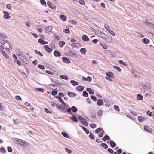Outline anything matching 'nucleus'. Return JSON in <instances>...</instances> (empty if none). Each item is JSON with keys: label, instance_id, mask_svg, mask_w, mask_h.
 <instances>
[{"label": "nucleus", "instance_id": "f257e3e1", "mask_svg": "<svg viewBox=\"0 0 154 154\" xmlns=\"http://www.w3.org/2000/svg\"><path fill=\"white\" fill-rule=\"evenodd\" d=\"M143 88L144 90H149L151 89V84L149 83L144 82L143 84Z\"/></svg>", "mask_w": 154, "mask_h": 154}, {"label": "nucleus", "instance_id": "f03ea898", "mask_svg": "<svg viewBox=\"0 0 154 154\" xmlns=\"http://www.w3.org/2000/svg\"><path fill=\"white\" fill-rule=\"evenodd\" d=\"M20 146H23L26 148L29 147L30 146V144L24 140H22L20 144Z\"/></svg>", "mask_w": 154, "mask_h": 154}, {"label": "nucleus", "instance_id": "7ed1b4c3", "mask_svg": "<svg viewBox=\"0 0 154 154\" xmlns=\"http://www.w3.org/2000/svg\"><path fill=\"white\" fill-rule=\"evenodd\" d=\"M1 45H0V51L1 53L2 52V51H5V46L4 45V44L6 43V41H1L0 42Z\"/></svg>", "mask_w": 154, "mask_h": 154}, {"label": "nucleus", "instance_id": "20e7f679", "mask_svg": "<svg viewBox=\"0 0 154 154\" xmlns=\"http://www.w3.org/2000/svg\"><path fill=\"white\" fill-rule=\"evenodd\" d=\"M79 119L82 123L84 125L87 126L88 125V123L87 122L85 119H84L83 117L81 116H79Z\"/></svg>", "mask_w": 154, "mask_h": 154}, {"label": "nucleus", "instance_id": "39448f33", "mask_svg": "<svg viewBox=\"0 0 154 154\" xmlns=\"http://www.w3.org/2000/svg\"><path fill=\"white\" fill-rule=\"evenodd\" d=\"M131 74L133 76L136 78H138L140 76V73L137 71H135L134 70H131Z\"/></svg>", "mask_w": 154, "mask_h": 154}, {"label": "nucleus", "instance_id": "423d86ee", "mask_svg": "<svg viewBox=\"0 0 154 154\" xmlns=\"http://www.w3.org/2000/svg\"><path fill=\"white\" fill-rule=\"evenodd\" d=\"M3 13L4 14L3 17L5 19H9L11 17V16L8 12L4 11H3Z\"/></svg>", "mask_w": 154, "mask_h": 154}, {"label": "nucleus", "instance_id": "0eeeda50", "mask_svg": "<svg viewBox=\"0 0 154 154\" xmlns=\"http://www.w3.org/2000/svg\"><path fill=\"white\" fill-rule=\"evenodd\" d=\"M47 4L49 7L51 9L55 10L56 9V7L51 2L48 1L47 2Z\"/></svg>", "mask_w": 154, "mask_h": 154}, {"label": "nucleus", "instance_id": "6e6552de", "mask_svg": "<svg viewBox=\"0 0 154 154\" xmlns=\"http://www.w3.org/2000/svg\"><path fill=\"white\" fill-rule=\"evenodd\" d=\"M22 140L17 138H14L13 140L14 142L16 144L20 145Z\"/></svg>", "mask_w": 154, "mask_h": 154}, {"label": "nucleus", "instance_id": "1a4fd4ad", "mask_svg": "<svg viewBox=\"0 0 154 154\" xmlns=\"http://www.w3.org/2000/svg\"><path fill=\"white\" fill-rule=\"evenodd\" d=\"M45 51L49 53H51L52 51V49L48 47V45H45L44 46Z\"/></svg>", "mask_w": 154, "mask_h": 154}, {"label": "nucleus", "instance_id": "9d476101", "mask_svg": "<svg viewBox=\"0 0 154 154\" xmlns=\"http://www.w3.org/2000/svg\"><path fill=\"white\" fill-rule=\"evenodd\" d=\"M53 29V27L51 26H49L46 28L45 31L46 33H48L50 32Z\"/></svg>", "mask_w": 154, "mask_h": 154}, {"label": "nucleus", "instance_id": "9b49d317", "mask_svg": "<svg viewBox=\"0 0 154 154\" xmlns=\"http://www.w3.org/2000/svg\"><path fill=\"white\" fill-rule=\"evenodd\" d=\"M94 31L95 33L97 35H102L104 36L106 35L105 34L103 33L101 31L99 30L95 29Z\"/></svg>", "mask_w": 154, "mask_h": 154}, {"label": "nucleus", "instance_id": "f8f14e48", "mask_svg": "<svg viewBox=\"0 0 154 154\" xmlns=\"http://www.w3.org/2000/svg\"><path fill=\"white\" fill-rule=\"evenodd\" d=\"M60 19L63 21H66V17L64 15H60L59 16Z\"/></svg>", "mask_w": 154, "mask_h": 154}, {"label": "nucleus", "instance_id": "ddd939ff", "mask_svg": "<svg viewBox=\"0 0 154 154\" xmlns=\"http://www.w3.org/2000/svg\"><path fill=\"white\" fill-rule=\"evenodd\" d=\"M82 40L84 42L88 41L89 40V38L86 35H84L82 37Z\"/></svg>", "mask_w": 154, "mask_h": 154}, {"label": "nucleus", "instance_id": "4468645a", "mask_svg": "<svg viewBox=\"0 0 154 154\" xmlns=\"http://www.w3.org/2000/svg\"><path fill=\"white\" fill-rule=\"evenodd\" d=\"M6 41V43L4 44V45L5 47H9L11 49H12V45L7 41Z\"/></svg>", "mask_w": 154, "mask_h": 154}, {"label": "nucleus", "instance_id": "2eb2a0df", "mask_svg": "<svg viewBox=\"0 0 154 154\" xmlns=\"http://www.w3.org/2000/svg\"><path fill=\"white\" fill-rule=\"evenodd\" d=\"M54 56L56 57H60L61 55L60 53L58 52L57 50H55L54 51Z\"/></svg>", "mask_w": 154, "mask_h": 154}, {"label": "nucleus", "instance_id": "dca6fc26", "mask_svg": "<svg viewBox=\"0 0 154 154\" xmlns=\"http://www.w3.org/2000/svg\"><path fill=\"white\" fill-rule=\"evenodd\" d=\"M38 42L42 44H46L48 43V42L44 41L41 39H39L38 40Z\"/></svg>", "mask_w": 154, "mask_h": 154}, {"label": "nucleus", "instance_id": "f3484780", "mask_svg": "<svg viewBox=\"0 0 154 154\" xmlns=\"http://www.w3.org/2000/svg\"><path fill=\"white\" fill-rule=\"evenodd\" d=\"M97 105L99 106H100L102 105L103 104V101L101 99H98L97 101Z\"/></svg>", "mask_w": 154, "mask_h": 154}, {"label": "nucleus", "instance_id": "a211bd4d", "mask_svg": "<svg viewBox=\"0 0 154 154\" xmlns=\"http://www.w3.org/2000/svg\"><path fill=\"white\" fill-rule=\"evenodd\" d=\"M86 90L89 92L90 94H93L94 93V91L90 88H87L86 89Z\"/></svg>", "mask_w": 154, "mask_h": 154}, {"label": "nucleus", "instance_id": "6ab92c4d", "mask_svg": "<svg viewBox=\"0 0 154 154\" xmlns=\"http://www.w3.org/2000/svg\"><path fill=\"white\" fill-rule=\"evenodd\" d=\"M62 60L63 61L66 63H70V61L67 58L63 57L62 58Z\"/></svg>", "mask_w": 154, "mask_h": 154}, {"label": "nucleus", "instance_id": "aec40b11", "mask_svg": "<svg viewBox=\"0 0 154 154\" xmlns=\"http://www.w3.org/2000/svg\"><path fill=\"white\" fill-rule=\"evenodd\" d=\"M84 87L82 86H78L76 87V90L79 91H81L84 89Z\"/></svg>", "mask_w": 154, "mask_h": 154}, {"label": "nucleus", "instance_id": "412c9836", "mask_svg": "<svg viewBox=\"0 0 154 154\" xmlns=\"http://www.w3.org/2000/svg\"><path fill=\"white\" fill-rule=\"evenodd\" d=\"M142 42L146 44H148L149 42V41L148 39L146 38L143 39L142 40Z\"/></svg>", "mask_w": 154, "mask_h": 154}, {"label": "nucleus", "instance_id": "4be33fe9", "mask_svg": "<svg viewBox=\"0 0 154 154\" xmlns=\"http://www.w3.org/2000/svg\"><path fill=\"white\" fill-rule=\"evenodd\" d=\"M137 99L138 100H141L143 99V97L141 94H139L137 97Z\"/></svg>", "mask_w": 154, "mask_h": 154}, {"label": "nucleus", "instance_id": "5701e85b", "mask_svg": "<svg viewBox=\"0 0 154 154\" xmlns=\"http://www.w3.org/2000/svg\"><path fill=\"white\" fill-rule=\"evenodd\" d=\"M144 129L146 131H147L149 132H151L152 131L151 129L147 126L146 127L145 126H144Z\"/></svg>", "mask_w": 154, "mask_h": 154}, {"label": "nucleus", "instance_id": "b1692460", "mask_svg": "<svg viewBox=\"0 0 154 154\" xmlns=\"http://www.w3.org/2000/svg\"><path fill=\"white\" fill-rule=\"evenodd\" d=\"M59 77L61 79L67 80L68 79V77L66 75H60Z\"/></svg>", "mask_w": 154, "mask_h": 154}, {"label": "nucleus", "instance_id": "393cba45", "mask_svg": "<svg viewBox=\"0 0 154 154\" xmlns=\"http://www.w3.org/2000/svg\"><path fill=\"white\" fill-rule=\"evenodd\" d=\"M110 139V137L107 135H106L104 136L102 138V140L104 141L107 140H109Z\"/></svg>", "mask_w": 154, "mask_h": 154}, {"label": "nucleus", "instance_id": "a878e982", "mask_svg": "<svg viewBox=\"0 0 154 154\" xmlns=\"http://www.w3.org/2000/svg\"><path fill=\"white\" fill-rule=\"evenodd\" d=\"M7 59H8L9 58V56L5 53V51H2L1 53Z\"/></svg>", "mask_w": 154, "mask_h": 154}, {"label": "nucleus", "instance_id": "bb28decb", "mask_svg": "<svg viewBox=\"0 0 154 154\" xmlns=\"http://www.w3.org/2000/svg\"><path fill=\"white\" fill-rule=\"evenodd\" d=\"M106 75L108 77L112 78L114 76V74L112 72H107L106 73Z\"/></svg>", "mask_w": 154, "mask_h": 154}, {"label": "nucleus", "instance_id": "cd10ccee", "mask_svg": "<svg viewBox=\"0 0 154 154\" xmlns=\"http://www.w3.org/2000/svg\"><path fill=\"white\" fill-rule=\"evenodd\" d=\"M80 51L82 54H85L86 52V50L85 48H81Z\"/></svg>", "mask_w": 154, "mask_h": 154}, {"label": "nucleus", "instance_id": "c85d7f7f", "mask_svg": "<svg viewBox=\"0 0 154 154\" xmlns=\"http://www.w3.org/2000/svg\"><path fill=\"white\" fill-rule=\"evenodd\" d=\"M73 121L75 122H77L78 120L75 116H72L70 118Z\"/></svg>", "mask_w": 154, "mask_h": 154}, {"label": "nucleus", "instance_id": "c756f323", "mask_svg": "<svg viewBox=\"0 0 154 154\" xmlns=\"http://www.w3.org/2000/svg\"><path fill=\"white\" fill-rule=\"evenodd\" d=\"M40 3L44 5L45 7H46L47 6L46 3L45 1L44 0H40Z\"/></svg>", "mask_w": 154, "mask_h": 154}, {"label": "nucleus", "instance_id": "7c9ffc66", "mask_svg": "<svg viewBox=\"0 0 154 154\" xmlns=\"http://www.w3.org/2000/svg\"><path fill=\"white\" fill-rule=\"evenodd\" d=\"M70 83L73 86H75L78 84L76 81L73 80H72L70 81Z\"/></svg>", "mask_w": 154, "mask_h": 154}, {"label": "nucleus", "instance_id": "2f4dec72", "mask_svg": "<svg viewBox=\"0 0 154 154\" xmlns=\"http://www.w3.org/2000/svg\"><path fill=\"white\" fill-rule=\"evenodd\" d=\"M61 134L62 135H63L64 137L66 138H69V136L68 134L66 133L65 132H62L61 133Z\"/></svg>", "mask_w": 154, "mask_h": 154}, {"label": "nucleus", "instance_id": "473e14b6", "mask_svg": "<svg viewBox=\"0 0 154 154\" xmlns=\"http://www.w3.org/2000/svg\"><path fill=\"white\" fill-rule=\"evenodd\" d=\"M68 95L70 97H73L75 96V94L73 92H69L68 93Z\"/></svg>", "mask_w": 154, "mask_h": 154}, {"label": "nucleus", "instance_id": "72a5a7b5", "mask_svg": "<svg viewBox=\"0 0 154 154\" xmlns=\"http://www.w3.org/2000/svg\"><path fill=\"white\" fill-rule=\"evenodd\" d=\"M71 108V110L73 112H75L77 111V109L74 106H72Z\"/></svg>", "mask_w": 154, "mask_h": 154}, {"label": "nucleus", "instance_id": "f704fd0d", "mask_svg": "<svg viewBox=\"0 0 154 154\" xmlns=\"http://www.w3.org/2000/svg\"><path fill=\"white\" fill-rule=\"evenodd\" d=\"M100 44L104 49H107L108 48L107 46L104 44L100 43Z\"/></svg>", "mask_w": 154, "mask_h": 154}, {"label": "nucleus", "instance_id": "c9c22d12", "mask_svg": "<svg viewBox=\"0 0 154 154\" xmlns=\"http://www.w3.org/2000/svg\"><path fill=\"white\" fill-rule=\"evenodd\" d=\"M0 152H2L3 153H5L6 152L5 148L3 147H1L0 148Z\"/></svg>", "mask_w": 154, "mask_h": 154}, {"label": "nucleus", "instance_id": "e433bc0d", "mask_svg": "<svg viewBox=\"0 0 154 154\" xmlns=\"http://www.w3.org/2000/svg\"><path fill=\"white\" fill-rule=\"evenodd\" d=\"M110 146L112 147H114L116 146V144L113 141H110Z\"/></svg>", "mask_w": 154, "mask_h": 154}, {"label": "nucleus", "instance_id": "4c0bfd02", "mask_svg": "<svg viewBox=\"0 0 154 154\" xmlns=\"http://www.w3.org/2000/svg\"><path fill=\"white\" fill-rule=\"evenodd\" d=\"M65 44V42L64 41H60L59 42V45L60 47H63Z\"/></svg>", "mask_w": 154, "mask_h": 154}, {"label": "nucleus", "instance_id": "58836bf2", "mask_svg": "<svg viewBox=\"0 0 154 154\" xmlns=\"http://www.w3.org/2000/svg\"><path fill=\"white\" fill-rule=\"evenodd\" d=\"M138 119L139 121L142 122L143 121L144 119V118L142 116H138Z\"/></svg>", "mask_w": 154, "mask_h": 154}, {"label": "nucleus", "instance_id": "ea45409f", "mask_svg": "<svg viewBox=\"0 0 154 154\" xmlns=\"http://www.w3.org/2000/svg\"><path fill=\"white\" fill-rule=\"evenodd\" d=\"M104 52L108 56H109L110 54H111V52L108 50H106L104 51Z\"/></svg>", "mask_w": 154, "mask_h": 154}, {"label": "nucleus", "instance_id": "a19ab883", "mask_svg": "<svg viewBox=\"0 0 154 154\" xmlns=\"http://www.w3.org/2000/svg\"><path fill=\"white\" fill-rule=\"evenodd\" d=\"M35 90L37 91H39L40 92H43L44 91V90L42 88H37L35 89Z\"/></svg>", "mask_w": 154, "mask_h": 154}, {"label": "nucleus", "instance_id": "79ce46f5", "mask_svg": "<svg viewBox=\"0 0 154 154\" xmlns=\"http://www.w3.org/2000/svg\"><path fill=\"white\" fill-rule=\"evenodd\" d=\"M104 27L106 29V31H107L108 32H109L110 30L109 27L107 25L105 24L104 25Z\"/></svg>", "mask_w": 154, "mask_h": 154}, {"label": "nucleus", "instance_id": "37998d69", "mask_svg": "<svg viewBox=\"0 0 154 154\" xmlns=\"http://www.w3.org/2000/svg\"><path fill=\"white\" fill-rule=\"evenodd\" d=\"M81 128L83 129V130L85 131V132L88 134L89 132V131L86 128L83 126H81Z\"/></svg>", "mask_w": 154, "mask_h": 154}, {"label": "nucleus", "instance_id": "c03bdc74", "mask_svg": "<svg viewBox=\"0 0 154 154\" xmlns=\"http://www.w3.org/2000/svg\"><path fill=\"white\" fill-rule=\"evenodd\" d=\"M12 6V5L9 4H7L6 5L7 8L10 10H12V9H11Z\"/></svg>", "mask_w": 154, "mask_h": 154}, {"label": "nucleus", "instance_id": "a18cd8bd", "mask_svg": "<svg viewBox=\"0 0 154 154\" xmlns=\"http://www.w3.org/2000/svg\"><path fill=\"white\" fill-rule=\"evenodd\" d=\"M35 52L36 54H37L38 55H39L41 57L43 56V54H42V53H41L39 51H38L36 50H35Z\"/></svg>", "mask_w": 154, "mask_h": 154}, {"label": "nucleus", "instance_id": "49530a36", "mask_svg": "<svg viewBox=\"0 0 154 154\" xmlns=\"http://www.w3.org/2000/svg\"><path fill=\"white\" fill-rule=\"evenodd\" d=\"M76 2H79V3L81 4L84 5L85 4V3L83 0H78V1H76Z\"/></svg>", "mask_w": 154, "mask_h": 154}, {"label": "nucleus", "instance_id": "de8ad7c7", "mask_svg": "<svg viewBox=\"0 0 154 154\" xmlns=\"http://www.w3.org/2000/svg\"><path fill=\"white\" fill-rule=\"evenodd\" d=\"M53 37L54 38L57 40H58L59 39V36L56 35L55 33H54L53 35Z\"/></svg>", "mask_w": 154, "mask_h": 154}, {"label": "nucleus", "instance_id": "09e8293b", "mask_svg": "<svg viewBox=\"0 0 154 154\" xmlns=\"http://www.w3.org/2000/svg\"><path fill=\"white\" fill-rule=\"evenodd\" d=\"M78 44L77 43H72L71 45L72 47L75 48L78 47Z\"/></svg>", "mask_w": 154, "mask_h": 154}, {"label": "nucleus", "instance_id": "8fccbe9b", "mask_svg": "<svg viewBox=\"0 0 154 154\" xmlns=\"http://www.w3.org/2000/svg\"><path fill=\"white\" fill-rule=\"evenodd\" d=\"M100 145L102 147L104 148L105 149H107L108 147L107 145L104 143L101 144Z\"/></svg>", "mask_w": 154, "mask_h": 154}, {"label": "nucleus", "instance_id": "3c124183", "mask_svg": "<svg viewBox=\"0 0 154 154\" xmlns=\"http://www.w3.org/2000/svg\"><path fill=\"white\" fill-rule=\"evenodd\" d=\"M103 130L101 128H98L96 129L95 130V132L96 133H98L99 132H100L101 131H103Z\"/></svg>", "mask_w": 154, "mask_h": 154}, {"label": "nucleus", "instance_id": "603ef678", "mask_svg": "<svg viewBox=\"0 0 154 154\" xmlns=\"http://www.w3.org/2000/svg\"><path fill=\"white\" fill-rule=\"evenodd\" d=\"M83 96L85 97H87L88 96V94L86 91H84L83 92Z\"/></svg>", "mask_w": 154, "mask_h": 154}, {"label": "nucleus", "instance_id": "864d4df0", "mask_svg": "<svg viewBox=\"0 0 154 154\" xmlns=\"http://www.w3.org/2000/svg\"><path fill=\"white\" fill-rule=\"evenodd\" d=\"M146 114L147 115L149 116H152L153 115V113L149 111H148L147 112Z\"/></svg>", "mask_w": 154, "mask_h": 154}, {"label": "nucleus", "instance_id": "5fc2aeb1", "mask_svg": "<svg viewBox=\"0 0 154 154\" xmlns=\"http://www.w3.org/2000/svg\"><path fill=\"white\" fill-rule=\"evenodd\" d=\"M65 150L69 154H71L72 152V151L70 150H69L67 148H65Z\"/></svg>", "mask_w": 154, "mask_h": 154}, {"label": "nucleus", "instance_id": "6e6d98bb", "mask_svg": "<svg viewBox=\"0 0 154 154\" xmlns=\"http://www.w3.org/2000/svg\"><path fill=\"white\" fill-rule=\"evenodd\" d=\"M113 67L119 72H120L121 71V69L119 67L114 66Z\"/></svg>", "mask_w": 154, "mask_h": 154}, {"label": "nucleus", "instance_id": "4d7b16f0", "mask_svg": "<svg viewBox=\"0 0 154 154\" xmlns=\"http://www.w3.org/2000/svg\"><path fill=\"white\" fill-rule=\"evenodd\" d=\"M26 24L28 27H29L30 26L31 23L29 21H27L26 22Z\"/></svg>", "mask_w": 154, "mask_h": 154}, {"label": "nucleus", "instance_id": "13d9d810", "mask_svg": "<svg viewBox=\"0 0 154 154\" xmlns=\"http://www.w3.org/2000/svg\"><path fill=\"white\" fill-rule=\"evenodd\" d=\"M118 62L119 63H120V64H122V65H125V63H124V62H123V61L122 60H119L118 61Z\"/></svg>", "mask_w": 154, "mask_h": 154}, {"label": "nucleus", "instance_id": "bf43d9fd", "mask_svg": "<svg viewBox=\"0 0 154 154\" xmlns=\"http://www.w3.org/2000/svg\"><path fill=\"white\" fill-rule=\"evenodd\" d=\"M114 108L118 112H119V107L118 106L115 105H114Z\"/></svg>", "mask_w": 154, "mask_h": 154}, {"label": "nucleus", "instance_id": "052dcab7", "mask_svg": "<svg viewBox=\"0 0 154 154\" xmlns=\"http://www.w3.org/2000/svg\"><path fill=\"white\" fill-rule=\"evenodd\" d=\"M104 131L103 130L102 131H101L99 134V136L100 137H101L103 136V134H104Z\"/></svg>", "mask_w": 154, "mask_h": 154}, {"label": "nucleus", "instance_id": "680f3d73", "mask_svg": "<svg viewBox=\"0 0 154 154\" xmlns=\"http://www.w3.org/2000/svg\"><path fill=\"white\" fill-rule=\"evenodd\" d=\"M58 100L61 103H62L63 105H64V103L63 101L62 100V99L60 97H59L58 98Z\"/></svg>", "mask_w": 154, "mask_h": 154}, {"label": "nucleus", "instance_id": "e2e57ef3", "mask_svg": "<svg viewBox=\"0 0 154 154\" xmlns=\"http://www.w3.org/2000/svg\"><path fill=\"white\" fill-rule=\"evenodd\" d=\"M103 112V110H99L97 112L98 115L99 116H101Z\"/></svg>", "mask_w": 154, "mask_h": 154}, {"label": "nucleus", "instance_id": "0e129e2a", "mask_svg": "<svg viewBox=\"0 0 154 154\" xmlns=\"http://www.w3.org/2000/svg\"><path fill=\"white\" fill-rule=\"evenodd\" d=\"M106 42L108 43H112V40L111 38H108L107 40H106Z\"/></svg>", "mask_w": 154, "mask_h": 154}, {"label": "nucleus", "instance_id": "69168bd1", "mask_svg": "<svg viewBox=\"0 0 154 154\" xmlns=\"http://www.w3.org/2000/svg\"><path fill=\"white\" fill-rule=\"evenodd\" d=\"M96 125L94 124H91L90 125V127L92 128H95Z\"/></svg>", "mask_w": 154, "mask_h": 154}, {"label": "nucleus", "instance_id": "338daca9", "mask_svg": "<svg viewBox=\"0 0 154 154\" xmlns=\"http://www.w3.org/2000/svg\"><path fill=\"white\" fill-rule=\"evenodd\" d=\"M87 81L89 82H91L92 81V78L91 77L88 76L86 78Z\"/></svg>", "mask_w": 154, "mask_h": 154}, {"label": "nucleus", "instance_id": "774afa93", "mask_svg": "<svg viewBox=\"0 0 154 154\" xmlns=\"http://www.w3.org/2000/svg\"><path fill=\"white\" fill-rule=\"evenodd\" d=\"M69 22L72 24L74 25H75L76 24V22L75 21L73 20H70L69 21Z\"/></svg>", "mask_w": 154, "mask_h": 154}]
</instances>
